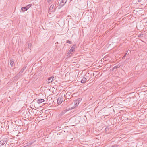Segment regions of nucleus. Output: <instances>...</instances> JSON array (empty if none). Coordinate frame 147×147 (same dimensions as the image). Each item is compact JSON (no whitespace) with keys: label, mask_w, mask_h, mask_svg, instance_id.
<instances>
[{"label":"nucleus","mask_w":147,"mask_h":147,"mask_svg":"<svg viewBox=\"0 0 147 147\" xmlns=\"http://www.w3.org/2000/svg\"><path fill=\"white\" fill-rule=\"evenodd\" d=\"M7 142L6 139H3L0 141V146L3 145L5 144Z\"/></svg>","instance_id":"obj_5"},{"label":"nucleus","mask_w":147,"mask_h":147,"mask_svg":"<svg viewBox=\"0 0 147 147\" xmlns=\"http://www.w3.org/2000/svg\"><path fill=\"white\" fill-rule=\"evenodd\" d=\"M31 44L30 43H29L28 45V48L31 50Z\"/></svg>","instance_id":"obj_17"},{"label":"nucleus","mask_w":147,"mask_h":147,"mask_svg":"<svg viewBox=\"0 0 147 147\" xmlns=\"http://www.w3.org/2000/svg\"><path fill=\"white\" fill-rule=\"evenodd\" d=\"M51 0H47V2L48 3L49 2L51 1Z\"/></svg>","instance_id":"obj_25"},{"label":"nucleus","mask_w":147,"mask_h":147,"mask_svg":"<svg viewBox=\"0 0 147 147\" xmlns=\"http://www.w3.org/2000/svg\"><path fill=\"white\" fill-rule=\"evenodd\" d=\"M116 66V67H117V68H118L120 67V66H119V65H118L117 66Z\"/></svg>","instance_id":"obj_24"},{"label":"nucleus","mask_w":147,"mask_h":147,"mask_svg":"<svg viewBox=\"0 0 147 147\" xmlns=\"http://www.w3.org/2000/svg\"><path fill=\"white\" fill-rule=\"evenodd\" d=\"M26 67H23L22 68V69L23 70H24H24H25V69H26Z\"/></svg>","instance_id":"obj_23"},{"label":"nucleus","mask_w":147,"mask_h":147,"mask_svg":"<svg viewBox=\"0 0 147 147\" xmlns=\"http://www.w3.org/2000/svg\"><path fill=\"white\" fill-rule=\"evenodd\" d=\"M79 100L78 101V100H77L74 101V105L75 106V107L77 106L79 104Z\"/></svg>","instance_id":"obj_13"},{"label":"nucleus","mask_w":147,"mask_h":147,"mask_svg":"<svg viewBox=\"0 0 147 147\" xmlns=\"http://www.w3.org/2000/svg\"><path fill=\"white\" fill-rule=\"evenodd\" d=\"M66 42L67 43H69L70 44H71V41H69V40H67V42Z\"/></svg>","instance_id":"obj_22"},{"label":"nucleus","mask_w":147,"mask_h":147,"mask_svg":"<svg viewBox=\"0 0 147 147\" xmlns=\"http://www.w3.org/2000/svg\"><path fill=\"white\" fill-rule=\"evenodd\" d=\"M67 93L66 94V97H67Z\"/></svg>","instance_id":"obj_28"},{"label":"nucleus","mask_w":147,"mask_h":147,"mask_svg":"<svg viewBox=\"0 0 147 147\" xmlns=\"http://www.w3.org/2000/svg\"><path fill=\"white\" fill-rule=\"evenodd\" d=\"M55 77L54 76H51L49 77L48 80H47V82L48 83H49L55 80Z\"/></svg>","instance_id":"obj_4"},{"label":"nucleus","mask_w":147,"mask_h":147,"mask_svg":"<svg viewBox=\"0 0 147 147\" xmlns=\"http://www.w3.org/2000/svg\"><path fill=\"white\" fill-rule=\"evenodd\" d=\"M63 100L62 97H59L57 100V102L58 104H60L61 103Z\"/></svg>","instance_id":"obj_8"},{"label":"nucleus","mask_w":147,"mask_h":147,"mask_svg":"<svg viewBox=\"0 0 147 147\" xmlns=\"http://www.w3.org/2000/svg\"><path fill=\"white\" fill-rule=\"evenodd\" d=\"M10 63L11 66L12 67L13 66V64L14 63L13 61L12 60H10Z\"/></svg>","instance_id":"obj_14"},{"label":"nucleus","mask_w":147,"mask_h":147,"mask_svg":"<svg viewBox=\"0 0 147 147\" xmlns=\"http://www.w3.org/2000/svg\"><path fill=\"white\" fill-rule=\"evenodd\" d=\"M117 69V67H116V66H114V67L112 69H111V71H113L114 69Z\"/></svg>","instance_id":"obj_18"},{"label":"nucleus","mask_w":147,"mask_h":147,"mask_svg":"<svg viewBox=\"0 0 147 147\" xmlns=\"http://www.w3.org/2000/svg\"><path fill=\"white\" fill-rule=\"evenodd\" d=\"M6 144H7V143H6V144H5V146L6 145Z\"/></svg>","instance_id":"obj_30"},{"label":"nucleus","mask_w":147,"mask_h":147,"mask_svg":"<svg viewBox=\"0 0 147 147\" xmlns=\"http://www.w3.org/2000/svg\"><path fill=\"white\" fill-rule=\"evenodd\" d=\"M75 107H70V108H69L68 109H66L67 110V111H69V110H71L72 109H74V108Z\"/></svg>","instance_id":"obj_15"},{"label":"nucleus","mask_w":147,"mask_h":147,"mask_svg":"<svg viewBox=\"0 0 147 147\" xmlns=\"http://www.w3.org/2000/svg\"><path fill=\"white\" fill-rule=\"evenodd\" d=\"M67 99H68V100H69V98H67Z\"/></svg>","instance_id":"obj_29"},{"label":"nucleus","mask_w":147,"mask_h":147,"mask_svg":"<svg viewBox=\"0 0 147 147\" xmlns=\"http://www.w3.org/2000/svg\"><path fill=\"white\" fill-rule=\"evenodd\" d=\"M76 46V44H74L72 47L69 50L70 53H72L75 51V48Z\"/></svg>","instance_id":"obj_7"},{"label":"nucleus","mask_w":147,"mask_h":147,"mask_svg":"<svg viewBox=\"0 0 147 147\" xmlns=\"http://www.w3.org/2000/svg\"><path fill=\"white\" fill-rule=\"evenodd\" d=\"M67 111V110L66 109L62 111L59 114V117H61L63 115H64Z\"/></svg>","instance_id":"obj_10"},{"label":"nucleus","mask_w":147,"mask_h":147,"mask_svg":"<svg viewBox=\"0 0 147 147\" xmlns=\"http://www.w3.org/2000/svg\"><path fill=\"white\" fill-rule=\"evenodd\" d=\"M70 54H71V55H72V53H70L69 52V51L67 53V54L68 55H69Z\"/></svg>","instance_id":"obj_20"},{"label":"nucleus","mask_w":147,"mask_h":147,"mask_svg":"<svg viewBox=\"0 0 147 147\" xmlns=\"http://www.w3.org/2000/svg\"><path fill=\"white\" fill-rule=\"evenodd\" d=\"M67 0H61L59 5L58 9L61 8L66 3Z\"/></svg>","instance_id":"obj_2"},{"label":"nucleus","mask_w":147,"mask_h":147,"mask_svg":"<svg viewBox=\"0 0 147 147\" xmlns=\"http://www.w3.org/2000/svg\"><path fill=\"white\" fill-rule=\"evenodd\" d=\"M32 5V4H30L27 5L25 7H22L21 8V10L24 11H27L30 7Z\"/></svg>","instance_id":"obj_3"},{"label":"nucleus","mask_w":147,"mask_h":147,"mask_svg":"<svg viewBox=\"0 0 147 147\" xmlns=\"http://www.w3.org/2000/svg\"><path fill=\"white\" fill-rule=\"evenodd\" d=\"M56 3H55L54 5V4H52L51 5L49 9V10H48V12H52L53 11H54L55 10V7L56 6Z\"/></svg>","instance_id":"obj_1"},{"label":"nucleus","mask_w":147,"mask_h":147,"mask_svg":"<svg viewBox=\"0 0 147 147\" xmlns=\"http://www.w3.org/2000/svg\"><path fill=\"white\" fill-rule=\"evenodd\" d=\"M24 70L22 69L19 73H20V74H21L24 72Z\"/></svg>","instance_id":"obj_19"},{"label":"nucleus","mask_w":147,"mask_h":147,"mask_svg":"<svg viewBox=\"0 0 147 147\" xmlns=\"http://www.w3.org/2000/svg\"><path fill=\"white\" fill-rule=\"evenodd\" d=\"M86 79L85 77H83L81 80L82 83H84L86 81Z\"/></svg>","instance_id":"obj_12"},{"label":"nucleus","mask_w":147,"mask_h":147,"mask_svg":"<svg viewBox=\"0 0 147 147\" xmlns=\"http://www.w3.org/2000/svg\"><path fill=\"white\" fill-rule=\"evenodd\" d=\"M143 35V34H140L138 36V37H142Z\"/></svg>","instance_id":"obj_21"},{"label":"nucleus","mask_w":147,"mask_h":147,"mask_svg":"<svg viewBox=\"0 0 147 147\" xmlns=\"http://www.w3.org/2000/svg\"><path fill=\"white\" fill-rule=\"evenodd\" d=\"M108 147H119V145H115L112 146H109Z\"/></svg>","instance_id":"obj_16"},{"label":"nucleus","mask_w":147,"mask_h":147,"mask_svg":"<svg viewBox=\"0 0 147 147\" xmlns=\"http://www.w3.org/2000/svg\"><path fill=\"white\" fill-rule=\"evenodd\" d=\"M20 75L21 74H20V73H18L16 76L13 77L14 80H16L19 78L20 76Z\"/></svg>","instance_id":"obj_9"},{"label":"nucleus","mask_w":147,"mask_h":147,"mask_svg":"<svg viewBox=\"0 0 147 147\" xmlns=\"http://www.w3.org/2000/svg\"><path fill=\"white\" fill-rule=\"evenodd\" d=\"M44 101V99H40L37 100V102L38 104H40L43 102Z\"/></svg>","instance_id":"obj_11"},{"label":"nucleus","mask_w":147,"mask_h":147,"mask_svg":"<svg viewBox=\"0 0 147 147\" xmlns=\"http://www.w3.org/2000/svg\"><path fill=\"white\" fill-rule=\"evenodd\" d=\"M127 53H126L125 54V55H124V56L123 57V58L124 57H125V56L127 54Z\"/></svg>","instance_id":"obj_27"},{"label":"nucleus","mask_w":147,"mask_h":147,"mask_svg":"<svg viewBox=\"0 0 147 147\" xmlns=\"http://www.w3.org/2000/svg\"><path fill=\"white\" fill-rule=\"evenodd\" d=\"M111 129L110 126H107L105 129V131L107 133H109L111 131Z\"/></svg>","instance_id":"obj_6"},{"label":"nucleus","mask_w":147,"mask_h":147,"mask_svg":"<svg viewBox=\"0 0 147 147\" xmlns=\"http://www.w3.org/2000/svg\"><path fill=\"white\" fill-rule=\"evenodd\" d=\"M67 99H66V100H65H65H64V102H67Z\"/></svg>","instance_id":"obj_26"}]
</instances>
